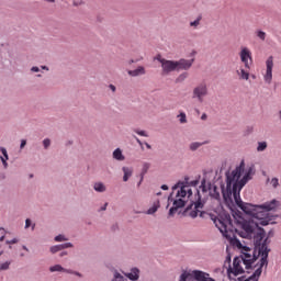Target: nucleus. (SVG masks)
<instances>
[{
    "mask_svg": "<svg viewBox=\"0 0 281 281\" xmlns=\"http://www.w3.org/2000/svg\"><path fill=\"white\" fill-rule=\"evenodd\" d=\"M243 172H245V161H241L232 172H226V187L225 184H221L223 199L225 203H232L233 196L237 207H240L248 216L260 221L259 225L267 226L269 225V212L278 207V202L277 200H272L261 205L243 202L240 190L247 186V182L251 181V177L256 175V170L254 166L249 167L240 179Z\"/></svg>",
    "mask_w": 281,
    "mask_h": 281,
    "instance_id": "obj_1",
    "label": "nucleus"
},
{
    "mask_svg": "<svg viewBox=\"0 0 281 281\" xmlns=\"http://www.w3.org/2000/svg\"><path fill=\"white\" fill-rule=\"evenodd\" d=\"M259 258H262V255H259V252L256 251V249L249 246L241 247L240 256L235 257L233 260V267H227L226 272L228 278H236L237 276L245 273V269L248 273H250L258 266H260V261H258ZM241 265L245 266V269L243 268Z\"/></svg>",
    "mask_w": 281,
    "mask_h": 281,
    "instance_id": "obj_2",
    "label": "nucleus"
},
{
    "mask_svg": "<svg viewBox=\"0 0 281 281\" xmlns=\"http://www.w3.org/2000/svg\"><path fill=\"white\" fill-rule=\"evenodd\" d=\"M241 229L244 231L245 238H254V247H250V249H255L259 255L266 251L267 257H269L271 249H269V238L266 237L265 228L258 226V223L244 220L241 222Z\"/></svg>",
    "mask_w": 281,
    "mask_h": 281,
    "instance_id": "obj_3",
    "label": "nucleus"
},
{
    "mask_svg": "<svg viewBox=\"0 0 281 281\" xmlns=\"http://www.w3.org/2000/svg\"><path fill=\"white\" fill-rule=\"evenodd\" d=\"M180 188V190H179ZM171 190L175 192V190H178L176 194V199L172 198V193L168 196V203H172V207L169 210V216H175L181 207H186V203H188V200L190 196H192V188H190V184L188 182H181L179 181L176 183Z\"/></svg>",
    "mask_w": 281,
    "mask_h": 281,
    "instance_id": "obj_4",
    "label": "nucleus"
},
{
    "mask_svg": "<svg viewBox=\"0 0 281 281\" xmlns=\"http://www.w3.org/2000/svg\"><path fill=\"white\" fill-rule=\"evenodd\" d=\"M215 227L221 232L222 236L232 239V216L224 214L213 220Z\"/></svg>",
    "mask_w": 281,
    "mask_h": 281,
    "instance_id": "obj_5",
    "label": "nucleus"
},
{
    "mask_svg": "<svg viewBox=\"0 0 281 281\" xmlns=\"http://www.w3.org/2000/svg\"><path fill=\"white\" fill-rule=\"evenodd\" d=\"M179 281H216L210 273L201 270L183 271Z\"/></svg>",
    "mask_w": 281,
    "mask_h": 281,
    "instance_id": "obj_6",
    "label": "nucleus"
},
{
    "mask_svg": "<svg viewBox=\"0 0 281 281\" xmlns=\"http://www.w3.org/2000/svg\"><path fill=\"white\" fill-rule=\"evenodd\" d=\"M210 95V88L207 87V82L202 81L198 83L192 90V100L196 102H205V98Z\"/></svg>",
    "mask_w": 281,
    "mask_h": 281,
    "instance_id": "obj_7",
    "label": "nucleus"
},
{
    "mask_svg": "<svg viewBox=\"0 0 281 281\" xmlns=\"http://www.w3.org/2000/svg\"><path fill=\"white\" fill-rule=\"evenodd\" d=\"M262 267H269V257H267V252H261V258L259 259V266L254 270L252 274L247 279H240L239 281H258L260 280V276H262Z\"/></svg>",
    "mask_w": 281,
    "mask_h": 281,
    "instance_id": "obj_8",
    "label": "nucleus"
},
{
    "mask_svg": "<svg viewBox=\"0 0 281 281\" xmlns=\"http://www.w3.org/2000/svg\"><path fill=\"white\" fill-rule=\"evenodd\" d=\"M156 60L160 63L164 76H168L169 74H172V71H177V60L166 59L161 57V55H158Z\"/></svg>",
    "mask_w": 281,
    "mask_h": 281,
    "instance_id": "obj_9",
    "label": "nucleus"
},
{
    "mask_svg": "<svg viewBox=\"0 0 281 281\" xmlns=\"http://www.w3.org/2000/svg\"><path fill=\"white\" fill-rule=\"evenodd\" d=\"M239 57L241 63L244 64L246 69H251V63H254V59L251 57V50L247 48L246 46L241 47L239 52Z\"/></svg>",
    "mask_w": 281,
    "mask_h": 281,
    "instance_id": "obj_10",
    "label": "nucleus"
},
{
    "mask_svg": "<svg viewBox=\"0 0 281 281\" xmlns=\"http://www.w3.org/2000/svg\"><path fill=\"white\" fill-rule=\"evenodd\" d=\"M266 85H271L273 80V56H270L266 60V72L263 75Z\"/></svg>",
    "mask_w": 281,
    "mask_h": 281,
    "instance_id": "obj_11",
    "label": "nucleus"
},
{
    "mask_svg": "<svg viewBox=\"0 0 281 281\" xmlns=\"http://www.w3.org/2000/svg\"><path fill=\"white\" fill-rule=\"evenodd\" d=\"M192 205H194V210L189 213L191 218H196L199 216V210H203V202H201V193L196 190V201L192 202L187 210H192Z\"/></svg>",
    "mask_w": 281,
    "mask_h": 281,
    "instance_id": "obj_12",
    "label": "nucleus"
},
{
    "mask_svg": "<svg viewBox=\"0 0 281 281\" xmlns=\"http://www.w3.org/2000/svg\"><path fill=\"white\" fill-rule=\"evenodd\" d=\"M192 65H194V58L192 59L181 58L179 60H176L177 71H188L192 69Z\"/></svg>",
    "mask_w": 281,
    "mask_h": 281,
    "instance_id": "obj_13",
    "label": "nucleus"
},
{
    "mask_svg": "<svg viewBox=\"0 0 281 281\" xmlns=\"http://www.w3.org/2000/svg\"><path fill=\"white\" fill-rule=\"evenodd\" d=\"M209 194L215 201H221V192H218V188L216 184L209 182Z\"/></svg>",
    "mask_w": 281,
    "mask_h": 281,
    "instance_id": "obj_14",
    "label": "nucleus"
},
{
    "mask_svg": "<svg viewBox=\"0 0 281 281\" xmlns=\"http://www.w3.org/2000/svg\"><path fill=\"white\" fill-rule=\"evenodd\" d=\"M127 74L132 78H137L138 76H145L146 75V68H144V66H138L134 70H128Z\"/></svg>",
    "mask_w": 281,
    "mask_h": 281,
    "instance_id": "obj_15",
    "label": "nucleus"
},
{
    "mask_svg": "<svg viewBox=\"0 0 281 281\" xmlns=\"http://www.w3.org/2000/svg\"><path fill=\"white\" fill-rule=\"evenodd\" d=\"M128 280L132 281H137L139 280V269L137 268H132L128 273L125 274Z\"/></svg>",
    "mask_w": 281,
    "mask_h": 281,
    "instance_id": "obj_16",
    "label": "nucleus"
},
{
    "mask_svg": "<svg viewBox=\"0 0 281 281\" xmlns=\"http://www.w3.org/2000/svg\"><path fill=\"white\" fill-rule=\"evenodd\" d=\"M112 157L113 159H115V161H124V159H126L121 148L114 149L112 153Z\"/></svg>",
    "mask_w": 281,
    "mask_h": 281,
    "instance_id": "obj_17",
    "label": "nucleus"
},
{
    "mask_svg": "<svg viewBox=\"0 0 281 281\" xmlns=\"http://www.w3.org/2000/svg\"><path fill=\"white\" fill-rule=\"evenodd\" d=\"M123 170V181L126 182L128 181V179H131V177H133V168L131 167H122Z\"/></svg>",
    "mask_w": 281,
    "mask_h": 281,
    "instance_id": "obj_18",
    "label": "nucleus"
},
{
    "mask_svg": "<svg viewBox=\"0 0 281 281\" xmlns=\"http://www.w3.org/2000/svg\"><path fill=\"white\" fill-rule=\"evenodd\" d=\"M236 74L240 80H249V71L245 70V68H240Z\"/></svg>",
    "mask_w": 281,
    "mask_h": 281,
    "instance_id": "obj_19",
    "label": "nucleus"
},
{
    "mask_svg": "<svg viewBox=\"0 0 281 281\" xmlns=\"http://www.w3.org/2000/svg\"><path fill=\"white\" fill-rule=\"evenodd\" d=\"M159 207H160L159 201H156V202H154L153 206H150L145 212V214L153 215V214H155L157 212V210H159Z\"/></svg>",
    "mask_w": 281,
    "mask_h": 281,
    "instance_id": "obj_20",
    "label": "nucleus"
},
{
    "mask_svg": "<svg viewBox=\"0 0 281 281\" xmlns=\"http://www.w3.org/2000/svg\"><path fill=\"white\" fill-rule=\"evenodd\" d=\"M93 190H94V192L102 193L106 190V186H104V182H95L93 184Z\"/></svg>",
    "mask_w": 281,
    "mask_h": 281,
    "instance_id": "obj_21",
    "label": "nucleus"
},
{
    "mask_svg": "<svg viewBox=\"0 0 281 281\" xmlns=\"http://www.w3.org/2000/svg\"><path fill=\"white\" fill-rule=\"evenodd\" d=\"M112 281H126V278L124 276H122V273H120V271L114 270Z\"/></svg>",
    "mask_w": 281,
    "mask_h": 281,
    "instance_id": "obj_22",
    "label": "nucleus"
},
{
    "mask_svg": "<svg viewBox=\"0 0 281 281\" xmlns=\"http://www.w3.org/2000/svg\"><path fill=\"white\" fill-rule=\"evenodd\" d=\"M148 170H150V162H144L140 171L142 180L146 177Z\"/></svg>",
    "mask_w": 281,
    "mask_h": 281,
    "instance_id": "obj_23",
    "label": "nucleus"
},
{
    "mask_svg": "<svg viewBox=\"0 0 281 281\" xmlns=\"http://www.w3.org/2000/svg\"><path fill=\"white\" fill-rule=\"evenodd\" d=\"M49 271L50 273H56V272L64 273L65 268H63L60 265H55L49 267Z\"/></svg>",
    "mask_w": 281,
    "mask_h": 281,
    "instance_id": "obj_24",
    "label": "nucleus"
},
{
    "mask_svg": "<svg viewBox=\"0 0 281 281\" xmlns=\"http://www.w3.org/2000/svg\"><path fill=\"white\" fill-rule=\"evenodd\" d=\"M267 142H258L257 144V153H265V150H267Z\"/></svg>",
    "mask_w": 281,
    "mask_h": 281,
    "instance_id": "obj_25",
    "label": "nucleus"
},
{
    "mask_svg": "<svg viewBox=\"0 0 281 281\" xmlns=\"http://www.w3.org/2000/svg\"><path fill=\"white\" fill-rule=\"evenodd\" d=\"M203 144L205 143H201V142H193L189 145L190 150L194 151V150H199V148H201V146H203Z\"/></svg>",
    "mask_w": 281,
    "mask_h": 281,
    "instance_id": "obj_26",
    "label": "nucleus"
},
{
    "mask_svg": "<svg viewBox=\"0 0 281 281\" xmlns=\"http://www.w3.org/2000/svg\"><path fill=\"white\" fill-rule=\"evenodd\" d=\"M256 36L258 37L259 41H267V32L262 30H257Z\"/></svg>",
    "mask_w": 281,
    "mask_h": 281,
    "instance_id": "obj_27",
    "label": "nucleus"
},
{
    "mask_svg": "<svg viewBox=\"0 0 281 281\" xmlns=\"http://www.w3.org/2000/svg\"><path fill=\"white\" fill-rule=\"evenodd\" d=\"M177 117L179 119L180 124H188V116L186 112H180Z\"/></svg>",
    "mask_w": 281,
    "mask_h": 281,
    "instance_id": "obj_28",
    "label": "nucleus"
},
{
    "mask_svg": "<svg viewBox=\"0 0 281 281\" xmlns=\"http://www.w3.org/2000/svg\"><path fill=\"white\" fill-rule=\"evenodd\" d=\"M202 19H203V16L199 15L194 21L190 22V27H194V30H196V27H199V25H201Z\"/></svg>",
    "mask_w": 281,
    "mask_h": 281,
    "instance_id": "obj_29",
    "label": "nucleus"
},
{
    "mask_svg": "<svg viewBox=\"0 0 281 281\" xmlns=\"http://www.w3.org/2000/svg\"><path fill=\"white\" fill-rule=\"evenodd\" d=\"M188 76H189L188 72H182V74H180V75L177 77L176 82H184L186 80H188Z\"/></svg>",
    "mask_w": 281,
    "mask_h": 281,
    "instance_id": "obj_30",
    "label": "nucleus"
},
{
    "mask_svg": "<svg viewBox=\"0 0 281 281\" xmlns=\"http://www.w3.org/2000/svg\"><path fill=\"white\" fill-rule=\"evenodd\" d=\"M134 133H136V135H139L140 137H150V135H148V132L144 130L134 128Z\"/></svg>",
    "mask_w": 281,
    "mask_h": 281,
    "instance_id": "obj_31",
    "label": "nucleus"
},
{
    "mask_svg": "<svg viewBox=\"0 0 281 281\" xmlns=\"http://www.w3.org/2000/svg\"><path fill=\"white\" fill-rule=\"evenodd\" d=\"M64 273H69L70 276H77L78 278H82V273L78 271H74L71 269L64 268Z\"/></svg>",
    "mask_w": 281,
    "mask_h": 281,
    "instance_id": "obj_32",
    "label": "nucleus"
},
{
    "mask_svg": "<svg viewBox=\"0 0 281 281\" xmlns=\"http://www.w3.org/2000/svg\"><path fill=\"white\" fill-rule=\"evenodd\" d=\"M30 227H32V232H34V229L36 228V224H32V220L26 218L24 228L30 229Z\"/></svg>",
    "mask_w": 281,
    "mask_h": 281,
    "instance_id": "obj_33",
    "label": "nucleus"
},
{
    "mask_svg": "<svg viewBox=\"0 0 281 281\" xmlns=\"http://www.w3.org/2000/svg\"><path fill=\"white\" fill-rule=\"evenodd\" d=\"M54 240H55V243H65L68 240V238L65 235L59 234V235L55 236Z\"/></svg>",
    "mask_w": 281,
    "mask_h": 281,
    "instance_id": "obj_34",
    "label": "nucleus"
},
{
    "mask_svg": "<svg viewBox=\"0 0 281 281\" xmlns=\"http://www.w3.org/2000/svg\"><path fill=\"white\" fill-rule=\"evenodd\" d=\"M10 265H12V261H4L0 263V271H8V269H10Z\"/></svg>",
    "mask_w": 281,
    "mask_h": 281,
    "instance_id": "obj_35",
    "label": "nucleus"
},
{
    "mask_svg": "<svg viewBox=\"0 0 281 281\" xmlns=\"http://www.w3.org/2000/svg\"><path fill=\"white\" fill-rule=\"evenodd\" d=\"M267 181L271 183L272 188H278L280 186V180L278 178H272L271 180L268 178Z\"/></svg>",
    "mask_w": 281,
    "mask_h": 281,
    "instance_id": "obj_36",
    "label": "nucleus"
},
{
    "mask_svg": "<svg viewBox=\"0 0 281 281\" xmlns=\"http://www.w3.org/2000/svg\"><path fill=\"white\" fill-rule=\"evenodd\" d=\"M44 149L47 150V148H49V146H52V139L49 138H44L42 142Z\"/></svg>",
    "mask_w": 281,
    "mask_h": 281,
    "instance_id": "obj_37",
    "label": "nucleus"
},
{
    "mask_svg": "<svg viewBox=\"0 0 281 281\" xmlns=\"http://www.w3.org/2000/svg\"><path fill=\"white\" fill-rule=\"evenodd\" d=\"M50 254H58V251H61L60 245H55L49 248Z\"/></svg>",
    "mask_w": 281,
    "mask_h": 281,
    "instance_id": "obj_38",
    "label": "nucleus"
},
{
    "mask_svg": "<svg viewBox=\"0 0 281 281\" xmlns=\"http://www.w3.org/2000/svg\"><path fill=\"white\" fill-rule=\"evenodd\" d=\"M71 247H74V244H71V243H65V244H59V248L61 249V251H63V249H71Z\"/></svg>",
    "mask_w": 281,
    "mask_h": 281,
    "instance_id": "obj_39",
    "label": "nucleus"
},
{
    "mask_svg": "<svg viewBox=\"0 0 281 281\" xmlns=\"http://www.w3.org/2000/svg\"><path fill=\"white\" fill-rule=\"evenodd\" d=\"M232 267V256L231 255H227L226 256V259L224 261V267Z\"/></svg>",
    "mask_w": 281,
    "mask_h": 281,
    "instance_id": "obj_40",
    "label": "nucleus"
},
{
    "mask_svg": "<svg viewBox=\"0 0 281 281\" xmlns=\"http://www.w3.org/2000/svg\"><path fill=\"white\" fill-rule=\"evenodd\" d=\"M16 243H19V238L14 237L13 239L11 240H7L5 244L7 245H16Z\"/></svg>",
    "mask_w": 281,
    "mask_h": 281,
    "instance_id": "obj_41",
    "label": "nucleus"
},
{
    "mask_svg": "<svg viewBox=\"0 0 281 281\" xmlns=\"http://www.w3.org/2000/svg\"><path fill=\"white\" fill-rule=\"evenodd\" d=\"M205 183H206V181H205V179H203V180L201 181V186H200L202 192H206V191H207V188L205 187Z\"/></svg>",
    "mask_w": 281,
    "mask_h": 281,
    "instance_id": "obj_42",
    "label": "nucleus"
},
{
    "mask_svg": "<svg viewBox=\"0 0 281 281\" xmlns=\"http://www.w3.org/2000/svg\"><path fill=\"white\" fill-rule=\"evenodd\" d=\"M106 207H109V203L105 202L99 210L98 212H106Z\"/></svg>",
    "mask_w": 281,
    "mask_h": 281,
    "instance_id": "obj_43",
    "label": "nucleus"
},
{
    "mask_svg": "<svg viewBox=\"0 0 281 281\" xmlns=\"http://www.w3.org/2000/svg\"><path fill=\"white\" fill-rule=\"evenodd\" d=\"M1 235H0V241L3 243L5 238V231L3 228H0Z\"/></svg>",
    "mask_w": 281,
    "mask_h": 281,
    "instance_id": "obj_44",
    "label": "nucleus"
},
{
    "mask_svg": "<svg viewBox=\"0 0 281 281\" xmlns=\"http://www.w3.org/2000/svg\"><path fill=\"white\" fill-rule=\"evenodd\" d=\"M134 139L140 146V148L144 149V143L137 136H134Z\"/></svg>",
    "mask_w": 281,
    "mask_h": 281,
    "instance_id": "obj_45",
    "label": "nucleus"
},
{
    "mask_svg": "<svg viewBox=\"0 0 281 281\" xmlns=\"http://www.w3.org/2000/svg\"><path fill=\"white\" fill-rule=\"evenodd\" d=\"M31 71H32L33 74H38V72L41 71V68H38V66H33V67L31 68Z\"/></svg>",
    "mask_w": 281,
    "mask_h": 281,
    "instance_id": "obj_46",
    "label": "nucleus"
},
{
    "mask_svg": "<svg viewBox=\"0 0 281 281\" xmlns=\"http://www.w3.org/2000/svg\"><path fill=\"white\" fill-rule=\"evenodd\" d=\"M26 145H27V140L26 139H22L21 144H20V149L23 150V148H25Z\"/></svg>",
    "mask_w": 281,
    "mask_h": 281,
    "instance_id": "obj_47",
    "label": "nucleus"
},
{
    "mask_svg": "<svg viewBox=\"0 0 281 281\" xmlns=\"http://www.w3.org/2000/svg\"><path fill=\"white\" fill-rule=\"evenodd\" d=\"M1 161L4 166V168H8V161L5 160V158L1 157Z\"/></svg>",
    "mask_w": 281,
    "mask_h": 281,
    "instance_id": "obj_48",
    "label": "nucleus"
},
{
    "mask_svg": "<svg viewBox=\"0 0 281 281\" xmlns=\"http://www.w3.org/2000/svg\"><path fill=\"white\" fill-rule=\"evenodd\" d=\"M109 89H111V91H112L113 93H115V91H116L117 88H115V86H113V85H110V86H109Z\"/></svg>",
    "mask_w": 281,
    "mask_h": 281,
    "instance_id": "obj_49",
    "label": "nucleus"
},
{
    "mask_svg": "<svg viewBox=\"0 0 281 281\" xmlns=\"http://www.w3.org/2000/svg\"><path fill=\"white\" fill-rule=\"evenodd\" d=\"M0 150H1L2 155H7L8 154V150L5 149V147H1Z\"/></svg>",
    "mask_w": 281,
    "mask_h": 281,
    "instance_id": "obj_50",
    "label": "nucleus"
},
{
    "mask_svg": "<svg viewBox=\"0 0 281 281\" xmlns=\"http://www.w3.org/2000/svg\"><path fill=\"white\" fill-rule=\"evenodd\" d=\"M45 3H56L57 0H43Z\"/></svg>",
    "mask_w": 281,
    "mask_h": 281,
    "instance_id": "obj_51",
    "label": "nucleus"
},
{
    "mask_svg": "<svg viewBox=\"0 0 281 281\" xmlns=\"http://www.w3.org/2000/svg\"><path fill=\"white\" fill-rule=\"evenodd\" d=\"M201 120H203V121L207 120V114L203 113V114L201 115Z\"/></svg>",
    "mask_w": 281,
    "mask_h": 281,
    "instance_id": "obj_52",
    "label": "nucleus"
},
{
    "mask_svg": "<svg viewBox=\"0 0 281 281\" xmlns=\"http://www.w3.org/2000/svg\"><path fill=\"white\" fill-rule=\"evenodd\" d=\"M191 186H199V180L191 181Z\"/></svg>",
    "mask_w": 281,
    "mask_h": 281,
    "instance_id": "obj_53",
    "label": "nucleus"
},
{
    "mask_svg": "<svg viewBox=\"0 0 281 281\" xmlns=\"http://www.w3.org/2000/svg\"><path fill=\"white\" fill-rule=\"evenodd\" d=\"M144 145L146 146V148H147L148 150H150V148H153V146H150V144H148V143H144Z\"/></svg>",
    "mask_w": 281,
    "mask_h": 281,
    "instance_id": "obj_54",
    "label": "nucleus"
},
{
    "mask_svg": "<svg viewBox=\"0 0 281 281\" xmlns=\"http://www.w3.org/2000/svg\"><path fill=\"white\" fill-rule=\"evenodd\" d=\"M41 69H44L45 71H49V67L47 66H41Z\"/></svg>",
    "mask_w": 281,
    "mask_h": 281,
    "instance_id": "obj_55",
    "label": "nucleus"
},
{
    "mask_svg": "<svg viewBox=\"0 0 281 281\" xmlns=\"http://www.w3.org/2000/svg\"><path fill=\"white\" fill-rule=\"evenodd\" d=\"M160 188H161V190H168V186L167 184H162Z\"/></svg>",
    "mask_w": 281,
    "mask_h": 281,
    "instance_id": "obj_56",
    "label": "nucleus"
},
{
    "mask_svg": "<svg viewBox=\"0 0 281 281\" xmlns=\"http://www.w3.org/2000/svg\"><path fill=\"white\" fill-rule=\"evenodd\" d=\"M22 249H24V251H30V248H27V246L23 245Z\"/></svg>",
    "mask_w": 281,
    "mask_h": 281,
    "instance_id": "obj_57",
    "label": "nucleus"
},
{
    "mask_svg": "<svg viewBox=\"0 0 281 281\" xmlns=\"http://www.w3.org/2000/svg\"><path fill=\"white\" fill-rule=\"evenodd\" d=\"M63 256H67V251H61L60 252V258H63Z\"/></svg>",
    "mask_w": 281,
    "mask_h": 281,
    "instance_id": "obj_58",
    "label": "nucleus"
},
{
    "mask_svg": "<svg viewBox=\"0 0 281 281\" xmlns=\"http://www.w3.org/2000/svg\"><path fill=\"white\" fill-rule=\"evenodd\" d=\"M144 181V179L142 180V177H140V180L139 182L137 183V187L139 188V186H142V182Z\"/></svg>",
    "mask_w": 281,
    "mask_h": 281,
    "instance_id": "obj_59",
    "label": "nucleus"
},
{
    "mask_svg": "<svg viewBox=\"0 0 281 281\" xmlns=\"http://www.w3.org/2000/svg\"><path fill=\"white\" fill-rule=\"evenodd\" d=\"M4 160L8 161V154L3 155Z\"/></svg>",
    "mask_w": 281,
    "mask_h": 281,
    "instance_id": "obj_60",
    "label": "nucleus"
},
{
    "mask_svg": "<svg viewBox=\"0 0 281 281\" xmlns=\"http://www.w3.org/2000/svg\"><path fill=\"white\" fill-rule=\"evenodd\" d=\"M37 78H43V75H37Z\"/></svg>",
    "mask_w": 281,
    "mask_h": 281,
    "instance_id": "obj_61",
    "label": "nucleus"
},
{
    "mask_svg": "<svg viewBox=\"0 0 281 281\" xmlns=\"http://www.w3.org/2000/svg\"><path fill=\"white\" fill-rule=\"evenodd\" d=\"M157 195H158V196L161 195V192H158Z\"/></svg>",
    "mask_w": 281,
    "mask_h": 281,
    "instance_id": "obj_62",
    "label": "nucleus"
},
{
    "mask_svg": "<svg viewBox=\"0 0 281 281\" xmlns=\"http://www.w3.org/2000/svg\"><path fill=\"white\" fill-rule=\"evenodd\" d=\"M200 216H203V212L200 213Z\"/></svg>",
    "mask_w": 281,
    "mask_h": 281,
    "instance_id": "obj_63",
    "label": "nucleus"
},
{
    "mask_svg": "<svg viewBox=\"0 0 281 281\" xmlns=\"http://www.w3.org/2000/svg\"><path fill=\"white\" fill-rule=\"evenodd\" d=\"M133 63H134V60H131V61H130V64H133Z\"/></svg>",
    "mask_w": 281,
    "mask_h": 281,
    "instance_id": "obj_64",
    "label": "nucleus"
}]
</instances>
